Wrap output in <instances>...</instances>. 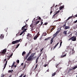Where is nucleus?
<instances>
[{
	"mask_svg": "<svg viewBox=\"0 0 77 77\" xmlns=\"http://www.w3.org/2000/svg\"><path fill=\"white\" fill-rule=\"evenodd\" d=\"M59 44V43L58 42V43H57V44L56 45H55V46L54 47V48H56V46H57V45H58V44Z\"/></svg>",
	"mask_w": 77,
	"mask_h": 77,
	"instance_id": "nucleus-24",
	"label": "nucleus"
},
{
	"mask_svg": "<svg viewBox=\"0 0 77 77\" xmlns=\"http://www.w3.org/2000/svg\"><path fill=\"white\" fill-rule=\"evenodd\" d=\"M43 49H44V48H43L42 49V50L40 51L41 52H42V51L43 50Z\"/></svg>",
	"mask_w": 77,
	"mask_h": 77,
	"instance_id": "nucleus-51",
	"label": "nucleus"
},
{
	"mask_svg": "<svg viewBox=\"0 0 77 77\" xmlns=\"http://www.w3.org/2000/svg\"><path fill=\"white\" fill-rule=\"evenodd\" d=\"M15 65V62H14L12 64V65L11 66V68H13L14 66V65Z\"/></svg>",
	"mask_w": 77,
	"mask_h": 77,
	"instance_id": "nucleus-16",
	"label": "nucleus"
},
{
	"mask_svg": "<svg viewBox=\"0 0 77 77\" xmlns=\"http://www.w3.org/2000/svg\"><path fill=\"white\" fill-rule=\"evenodd\" d=\"M62 69V68H61V67H60V66H59L58 67V70H60V69Z\"/></svg>",
	"mask_w": 77,
	"mask_h": 77,
	"instance_id": "nucleus-17",
	"label": "nucleus"
},
{
	"mask_svg": "<svg viewBox=\"0 0 77 77\" xmlns=\"http://www.w3.org/2000/svg\"><path fill=\"white\" fill-rule=\"evenodd\" d=\"M47 24H48V23H45V25H47Z\"/></svg>",
	"mask_w": 77,
	"mask_h": 77,
	"instance_id": "nucleus-52",
	"label": "nucleus"
},
{
	"mask_svg": "<svg viewBox=\"0 0 77 77\" xmlns=\"http://www.w3.org/2000/svg\"><path fill=\"white\" fill-rule=\"evenodd\" d=\"M29 55H28V54L26 56V59H27V57H28Z\"/></svg>",
	"mask_w": 77,
	"mask_h": 77,
	"instance_id": "nucleus-46",
	"label": "nucleus"
},
{
	"mask_svg": "<svg viewBox=\"0 0 77 77\" xmlns=\"http://www.w3.org/2000/svg\"><path fill=\"white\" fill-rule=\"evenodd\" d=\"M34 28H31L30 29H31L30 31L31 32H32V30H33L34 29Z\"/></svg>",
	"mask_w": 77,
	"mask_h": 77,
	"instance_id": "nucleus-32",
	"label": "nucleus"
},
{
	"mask_svg": "<svg viewBox=\"0 0 77 77\" xmlns=\"http://www.w3.org/2000/svg\"><path fill=\"white\" fill-rule=\"evenodd\" d=\"M75 53V51H74V49H73L72 50V53L73 54V53Z\"/></svg>",
	"mask_w": 77,
	"mask_h": 77,
	"instance_id": "nucleus-36",
	"label": "nucleus"
},
{
	"mask_svg": "<svg viewBox=\"0 0 77 77\" xmlns=\"http://www.w3.org/2000/svg\"><path fill=\"white\" fill-rule=\"evenodd\" d=\"M43 35L44 36H46L47 35V33H43Z\"/></svg>",
	"mask_w": 77,
	"mask_h": 77,
	"instance_id": "nucleus-35",
	"label": "nucleus"
},
{
	"mask_svg": "<svg viewBox=\"0 0 77 77\" xmlns=\"http://www.w3.org/2000/svg\"><path fill=\"white\" fill-rule=\"evenodd\" d=\"M39 21H38L36 22H35L34 23V25H37V24H38V23H39Z\"/></svg>",
	"mask_w": 77,
	"mask_h": 77,
	"instance_id": "nucleus-8",
	"label": "nucleus"
},
{
	"mask_svg": "<svg viewBox=\"0 0 77 77\" xmlns=\"http://www.w3.org/2000/svg\"><path fill=\"white\" fill-rule=\"evenodd\" d=\"M26 75L25 74L23 77H26Z\"/></svg>",
	"mask_w": 77,
	"mask_h": 77,
	"instance_id": "nucleus-63",
	"label": "nucleus"
},
{
	"mask_svg": "<svg viewBox=\"0 0 77 77\" xmlns=\"http://www.w3.org/2000/svg\"><path fill=\"white\" fill-rule=\"evenodd\" d=\"M60 12V11H56V12L57 13V14H58V13H59V12Z\"/></svg>",
	"mask_w": 77,
	"mask_h": 77,
	"instance_id": "nucleus-43",
	"label": "nucleus"
},
{
	"mask_svg": "<svg viewBox=\"0 0 77 77\" xmlns=\"http://www.w3.org/2000/svg\"><path fill=\"white\" fill-rule=\"evenodd\" d=\"M42 24H43V22H41V24H39V26H42Z\"/></svg>",
	"mask_w": 77,
	"mask_h": 77,
	"instance_id": "nucleus-30",
	"label": "nucleus"
},
{
	"mask_svg": "<svg viewBox=\"0 0 77 77\" xmlns=\"http://www.w3.org/2000/svg\"><path fill=\"white\" fill-rule=\"evenodd\" d=\"M24 64V63H22L21 64V65H22V66H23V64Z\"/></svg>",
	"mask_w": 77,
	"mask_h": 77,
	"instance_id": "nucleus-60",
	"label": "nucleus"
},
{
	"mask_svg": "<svg viewBox=\"0 0 77 77\" xmlns=\"http://www.w3.org/2000/svg\"><path fill=\"white\" fill-rule=\"evenodd\" d=\"M72 17L71 16V17H69L66 20V21H68V20H69L70 19V18H72Z\"/></svg>",
	"mask_w": 77,
	"mask_h": 77,
	"instance_id": "nucleus-20",
	"label": "nucleus"
},
{
	"mask_svg": "<svg viewBox=\"0 0 77 77\" xmlns=\"http://www.w3.org/2000/svg\"><path fill=\"white\" fill-rule=\"evenodd\" d=\"M38 64H37L35 66V68L34 69V70H35L36 69V68H37V67H38Z\"/></svg>",
	"mask_w": 77,
	"mask_h": 77,
	"instance_id": "nucleus-21",
	"label": "nucleus"
},
{
	"mask_svg": "<svg viewBox=\"0 0 77 77\" xmlns=\"http://www.w3.org/2000/svg\"><path fill=\"white\" fill-rule=\"evenodd\" d=\"M6 60H7V59H6V58H5V59L4 60V61H5V62L6 61Z\"/></svg>",
	"mask_w": 77,
	"mask_h": 77,
	"instance_id": "nucleus-57",
	"label": "nucleus"
},
{
	"mask_svg": "<svg viewBox=\"0 0 77 77\" xmlns=\"http://www.w3.org/2000/svg\"><path fill=\"white\" fill-rule=\"evenodd\" d=\"M27 37H29V38H32V35L30 34H28V35H27Z\"/></svg>",
	"mask_w": 77,
	"mask_h": 77,
	"instance_id": "nucleus-10",
	"label": "nucleus"
},
{
	"mask_svg": "<svg viewBox=\"0 0 77 77\" xmlns=\"http://www.w3.org/2000/svg\"><path fill=\"white\" fill-rule=\"evenodd\" d=\"M24 29H25V26H23V27L22 28V29H21V30H23Z\"/></svg>",
	"mask_w": 77,
	"mask_h": 77,
	"instance_id": "nucleus-31",
	"label": "nucleus"
},
{
	"mask_svg": "<svg viewBox=\"0 0 77 77\" xmlns=\"http://www.w3.org/2000/svg\"><path fill=\"white\" fill-rule=\"evenodd\" d=\"M72 69H69V71H68V73H69V72H71V70H72Z\"/></svg>",
	"mask_w": 77,
	"mask_h": 77,
	"instance_id": "nucleus-29",
	"label": "nucleus"
},
{
	"mask_svg": "<svg viewBox=\"0 0 77 77\" xmlns=\"http://www.w3.org/2000/svg\"><path fill=\"white\" fill-rule=\"evenodd\" d=\"M26 30H27V29H24L23 32V33H24V32H25V31Z\"/></svg>",
	"mask_w": 77,
	"mask_h": 77,
	"instance_id": "nucleus-34",
	"label": "nucleus"
},
{
	"mask_svg": "<svg viewBox=\"0 0 77 77\" xmlns=\"http://www.w3.org/2000/svg\"><path fill=\"white\" fill-rule=\"evenodd\" d=\"M64 8V6H62L60 7V10H62L63 8Z\"/></svg>",
	"mask_w": 77,
	"mask_h": 77,
	"instance_id": "nucleus-23",
	"label": "nucleus"
},
{
	"mask_svg": "<svg viewBox=\"0 0 77 77\" xmlns=\"http://www.w3.org/2000/svg\"><path fill=\"white\" fill-rule=\"evenodd\" d=\"M12 77V75H10L8 77Z\"/></svg>",
	"mask_w": 77,
	"mask_h": 77,
	"instance_id": "nucleus-59",
	"label": "nucleus"
},
{
	"mask_svg": "<svg viewBox=\"0 0 77 77\" xmlns=\"http://www.w3.org/2000/svg\"><path fill=\"white\" fill-rule=\"evenodd\" d=\"M25 53V51H24L23 52L22 54V55L23 56V55H24Z\"/></svg>",
	"mask_w": 77,
	"mask_h": 77,
	"instance_id": "nucleus-33",
	"label": "nucleus"
},
{
	"mask_svg": "<svg viewBox=\"0 0 77 77\" xmlns=\"http://www.w3.org/2000/svg\"><path fill=\"white\" fill-rule=\"evenodd\" d=\"M77 27H73V29H76L77 28H76Z\"/></svg>",
	"mask_w": 77,
	"mask_h": 77,
	"instance_id": "nucleus-50",
	"label": "nucleus"
},
{
	"mask_svg": "<svg viewBox=\"0 0 77 77\" xmlns=\"http://www.w3.org/2000/svg\"><path fill=\"white\" fill-rule=\"evenodd\" d=\"M56 72H55L54 73H53L52 75V77H53V76H54L55 75H56Z\"/></svg>",
	"mask_w": 77,
	"mask_h": 77,
	"instance_id": "nucleus-22",
	"label": "nucleus"
},
{
	"mask_svg": "<svg viewBox=\"0 0 77 77\" xmlns=\"http://www.w3.org/2000/svg\"><path fill=\"white\" fill-rule=\"evenodd\" d=\"M47 66V64H45V65H44V66L45 67H46V66Z\"/></svg>",
	"mask_w": 77,
	"mask_h": 77,
	"instance_id": "nucleus-48",
	"label": "nucleus"
},
{
	"mask_svg": "<svg viewBox=\"0 0 77 77\" xmlns=\"http://www.w3.org/2000/svg\"><path fill=\"white\" fill-rule=\"evenodd\" d=\"M19 45H20V44H18V45L16 46V48H18V47H19Z\"/></svg>",
	"mask_w": 77,
	"mask_h": 77,
	"instance_id": "nucleus-37",
	"label": "nucleus"
},
{
	"mask_svg": "<svg viewBox=\"0 0 77 77\" xmlns=\"http://www.w3.org/2000/svg\"><path fill=\"white\" fill-rule=\"evenodd\" d=\"M66 26V23H65V24H64L63 26V27L64 28V27H65Z\"/></svg>",
	"mask_w": 77,
	"mask_h": 77,
	"instance_id": "nucleus-42",
	"label": "nucleus"
},
{
	"mask_svg": "<svg viewBox=\"0 0 77 77\" xmlns=\"http://www.w3.org/2000/svg\"><path fill=\"white\" fill-rule=\"evenodd\" d=\"M35 54H36V53L32 54L30 56H31L32 57H33V56H35Z\"/></svg>",
	"mask_w": 77,
	"mask_h": 77,
	"instance_id": "nucleus-12",
	"label": "nucleus"
},
{
	"mask_svg": "<svg viewBox=\"0 0 77 77\" xmlns=\"http://www.w3.org/2000/svg\"><path fill=\"white\" fill-rule=\"evenodd\" d=\"M7 63H8V61H6L5 64H7Z\"/></svg>",
	"mask_w": 77,
	"mask_h": 77,
	"instance_id": "nucleus-61",
	"label": "nucleus"
},
{
	"mask_svg": "<svg viewBox=\"0 0 77 77\" xmlns=\"http://www.w3.org/2000/svg\"><path fill=\"white\" fill-rule=\"evenodd\" d=\"M54 37H56V35H55V34L54 35Z\"/></svg>",
	"mask_w": 77,
	"mask_h": 77,
	"instance_id": "nucleus-54",
	"label": "nucleus"
},
{
	"mask_svg": "<svg viewBox=\"0 0 77 77\" xmlns=\"http://www.w3.org/2000/svg\"><path fill=\"white\" fill-rule=\"evenodd\" d=\"M53 39H54V38H51V39L50 41L51 44H52V43H53Z\"/></svg>",
	"mask_w": 77,
	"mask_h": 77,
	"instance_id": "nucleus-13",
	"label": "nucleus"
},
{
	"mask_svg": "<svg viewBox=\"0 0 77 77\" xmlns=\"http://www.w3.org/2000/svg\"><path fill=\"white\" fill-rule=\"evenodd\" d=\"M32 57L31 56H30L27 59V60H28V61H30V60L32 59Z\"/></svg>",
	"mask_w": 77,
	"mask_h": 77,
	"instance_id": "nucleus-9",
	"label": "nucleus"
},
{
	"mask_svg": "<svg viewBox=\"0 0 77 77\" xmlns=\"http://www.w3.org/2000/svg\"><path fill=\"white\" fill-rule=\"evenodd\" d=\"M4 38V35L3 34L1 35L0 36V39H3Z\"/></svg>",
	"mask_w": 77,
	"mask_h": 77,
	"instance_id": "nucleus-7",
	"label": "nucleus"
},
{
	"mask_svg": "<svg viewBox=\"0 0 77 77\" xmlns=\"http://www.w3.org/2000/svg\"><path fill=\"white\" fill-rule=\"evenodd\" d=\"M60 46L59 47V48H60V47H61V46L62 45V40H60Z\"/></svg>",
	"mask_w": 77,
	"mask_h": 77,
	"instance_id": "nucleus-15",
	"label": "nucleus"
},
{
	"mask_svg": "<svg viewBox=\"0 0 77 77\" xmlns=\"http://www.w3.org/2000/svg\"><path fill=\"white\" fill-rule=\"evenodd\" d=\"M52 12H53V11H51L50 12V15H51V14H52Z\"/></svg>",
	"mask_w": 77,
	"mask_h": 77,
	"instance_id": "nucleus-55",
	"label": "nucleus"
},
{
	"mask_svg": "<svg viewBox=\"0 0 77 77\" xmlns=\"http://www.w3.org/2000/svg\"><path fill=\"white\" fill-rule=\"evenodd\" d=\"M41 54H42V53H41V54H40L39 56L38 57V58L39 57H40V56H41Z\"/></svg>",
	"mask_w": 77,
	"mask_h": 77,
	"instance_id": "nucleus-44",
	"label": "nucleus"
},
{
	"mask_svg": "<svg viewBox=\"0 0 77 77\" xmlns=\"http://www.w3.org/2000/svg\"><path fill=\"white\" fill-rule=\"evenodd\" d=\"M45 59H47V58H47V56L46 55L45 57Z\"/></svg>",
	"mask_w": 77,
	"mask_h": 77,
	"instance_id": "nucleus-49",
	"label": "nucleus"
},
{
	"mask_svg": "<svg viewBox=\"0 0 77 77\" xmlns=\"http://www.w3.org/2000/svg\"><path fill=\"white\" fill-rule=\"evenodd\" d=\"M5 75H3L2 74V75L1 77H4V76H5Z\"/></svg>",
	"mask_w": 77,
	"mask_h": 77,
	"instance_id": "nucleus-45",
	"label": "nucleus"
},
{
	"mask_svg": "<svg viewBox=\"0 0 77 77\" xmlns=\"http://www.w3.org/2000/svg\"><path fill=\"white\" fill-rule=\"evenodd\" d=\"M77 20H76L74 22V23H77Z\"/></svg>",
	"mask_w": 77,
	"mask_h": 77,
	"instance_id": "nucleus-56",
	"label": "nucleus"
},
{
	"mask_svg": "<svg viewBox=\"0 0 77 77\" xmlns=\"http://www.w3.org/2000/svg\"><path fill=\"white\" fill-rule=\"evenodd\" d=\"M66 56V54H65L63 56H61L60 57L61 58H62V57H65V56Z\"/></svg>",
	"mask_w": 77,
	"mask_h": 77,
	"instance_id": "nucleus-19",
	"label": "nucleus"
},
{
	"mask_svg": "<svg viewBox=\"0 0 77 77\" xmlns=\"http://www.w3.org/2000/svg\"><path fill=\"white\" fill-rule=\"evenodd\" d=\"M77 68V66H75V67L73 68L72 69H73V70L75 69H76V68Z\"/></svg>",
	"mask_w": 77,
	"mask_h": 77,
	"instance_id": "nucleus-25",
	"label": "nucleus"
},
{
	"mask_svg": "<svg viewBox=\"0 0 77 77\" xmlns=\"http://www.w3.org/2000/svg\"><path fill=\"white\" fill-rule=\"evenodd\" d=\"M69 28H70V27L69 26H65V30H66L68 29H69Z\"/></svg>",
	"mask_w": 77,
	"mask_h": 77,
	"instance_id": "nucleus-11",
	"label": "nucleus"
},
{
	"mask_svg": "<svg viewBox=\"0 0 77 77\" xmlns=\"http://www.w3.org/2000/svg\"><path fill=\"white\" fill-rule=\"evenodd\" d=\"M25 26V28L26 27V28H28V26H27V24H26V25L24 26Z\"/></svg>",
	"mask_w": 77,
	"mask_h": 77,
	"instance_id": "nucleus-26",
	"label": "nucleus"
},
{
	"mask_svg": "<svg viewBox=\"0 0 77 77\" xmlns=\"http://www.w3.org/2000/svg\"><path fill=\"white\" fill-rule=\"evenodd\" d=\"M20 32H19L17 34H16V36H20L22 34H23L24 33V32H21V33L20 34Z\"/></svg>",
	"mask_w": 77,
	"mask_h": 77,
	"instance_id": "nucleus-4",
	"label": "nucleus"
},
{
	"mask_svg": "<svg viewBox=\"0 0 77 77\" xmlns=\"http://www.w3.org/2000/svg\"><path fill=\"white\" fill-rule=\"evenodd\" d=\"M63 34H64L65 35H66L67 34L66 31H64V32H63Z\"/></svg>",
	"mask_w": 77,
	"mask_h": 77,
	"instance_id": "nucleus-18",
	"label": "nucleus"
},
{
	"mask_svg": "<svg viewBox=\"0 0 77 77\" xmlns=\"http://www.w3.org/2000/svg\"><path fill=\"white\" fill-rule=\"evenodd\" d=\"M6 51V49H4L0 52V54H1L2 56H4V54H5Z\"/></svg>",
	"mask_w": 77,
	"mask_h": 77,
	"instance_id": "nucleus-2",
	"label": "nucleus"
},
{
	"mask_svg": "<svg viewBox=\"0 0 77 77\" xmlns=\"http://www.w3.org/2000/svg\"><path fill=\"white\" fill-rule=\"evenodd\" d=\"M50 37H48V38H45V41H47L48 40V39H50Z\"/></svg>",
	"mask_w": 77,
	"mask_h": 77,
	"instance_id": "nucleus-28",
	"label": "nucleus"
},
{
	"mask_svg": "<svg viewBox=\"0 0 77 77\" xmlns=\"http://www.w3.org/2000/svg\"><path fill=\"white\" fill-rule=\"evenodd\" d=\"M38 19L39 20H41V17H38Z\"/></svg>",
	"mask_w": 77,
	"mask_h": 77,
	"instance_id": "nucleus-53",
	"label": "nucleus"
},
{
	"mask_svg": "<svg viewBox=\"0 0 77 77\" xmlns=\"http://www.w3.org/2000/svg\"><path fill=\"white\" fill-rule=\"evenodd\" d=\"M59 64H56V65H55V66L56 68H57V67H58V66H59Z\"/></svg>",
	"mask_w": 77,
	"mask_h": 77,
	"instance_id": "nucleus-40",
	"label": "nucleus"
},
{
	"mask_svg": "<svg viewBox=\"0 0 77 77\" xmlns=\"http://www.w3.org/2000/svg\"><path fill=\"white\" fill-rule=\"evenodd\" d=\"M38 57L36 59V63H38Z\"/></svg>",
	"mask_w": 77,
	"mask_h": 77,
	"instance_id": "nucleus-27",
	"label": "nucleus"
},
{
	"mask_svg": "<svg viewBox=\"0 0 77 77\" xmlns=\"http://www.w3.org/2000/svg\"><path fill=\"white\" fill-rule=\"evenodd\" d=\"M6 64H5L4 65V69H5V68H6Z\"/></svg>",
	"mask_w": 77,
	"mask_h": 77,
	"instance_id": "nucleus-39",
	"label": "nucleus"
},
{
	"mask_svg": "<svg viewBox=\"0 0 77 77\" xmlns=\"http://www.w3.org/2000/svg\"><path fill=\"white\" fill-rule=\"evenodd\" d=\"M26 68V64H25V65L23 66V69H24L25 68Z\"/></svg>",
	"mask_w": 77,
	"mask_h": 77,
	"instance_id": "nucleus-41",
	"label": "nucleus"
},
{
	"mask_svg": "<svg viewBox=\"0 0 77 77\" xmlns=\"http://www.w3.org/2000/svg\"><path fill=\"white\" fill-rule=\"evenodd\" d=\"M54 29V27H53L51 30L50 31V33H51V32L53 31V30Z\"/></svg>",
	"mask_w": 77,
	"mask_h": 77,
	"instance_id": "nucleus-14",
	"label": "nucleus"
},
{
	"mask_svg": "<svg viewBox=\"0 0 77 77\" xmlns=\"http://www.w3.org/2000/svg\"><path fill=\"white\" fill-rule=\"evenodd\" d=\"M21 40V39H19V40H17L16 41H13L12 42V44H17V43H18V42H20Z\"/></svg>",
	"mask_w": 77,
	"mask_h": 77,
	"instance_id": "nucleus-3",
	"label": "nucleus"
},
{
	"mask_svg": "<svg viewBox=\"0 0 77 77\" xmlns=\"http://www.w3.org/2000/svg\"><path fill=\"white\" fill-rule=\"evenodd\" d=\"M75 17H77V14H76V15H75Z\"/></svg>",
	"mask_w": 77,
	"mask_h": 77,
	"instance_id": "nucleus-64",
	"label": "nucleus"
},
{
	"mask_svg": "<svg viewBox=\"0 0 77 77\" xmlns=\"http://www.w3.org/2000/svg\"><path fill=\"white\" fill-rule=\"evenodd\" d=\"M8 72L9 73L11 72V73H12V71H11V70H9L8 71Z\"/></svg>",
	"mask_w": 77,
	"mask_h": 77,
	"instance_id": "nucleus-38",
	"label": "nucleus"
},
{
	"mask_svg": "<svg viewBox=\"0 0 77 77\" xmlns=\"http://www.w3.org/2000/svg\"><path fill=\"white\" fill-rule=\"evenodd\" d=\"M72 40V41H76V37L73 36L68 39V41Z\"/></svg>",
	"mask_w": 77,
	"mask_h": 77,
	"instance_id": "nucleus-1",
	"label": "nucleus"
},
{
	"mask_svg": "<svg viewBox=\"0 0 77 77\" xmlns=\"http://www.w3.org/2000/svg\"><path fill=\"white\" fill-rule=\"evenodd\" d=\"M39 35V32L38 33V34L37 35H36L34 38V40H36V39H37V38L38 36V35Z\"/></svg>",
	"mask_w": 77,
	"mask_h": 77,
	"instance_id": "nucleus-6",
	"label": "nucleus"
},
{
	"mask_svg": "<svg viewBox=\"0 0 77 77\" xmlns=\"http://www.w3.org/2000/svg\"><path fill=\"white\" fill-rule=\"evenodd\" d=\"M57 14V13L56 12L54 15H56Z\"/></svg>",
	"mask_w": 77,
	"mask_h": 77,
	"instance_id": "nucleus-58",
	"label": "nucleus"
},
{
	"mask_svg": "<svg viewBox=\"0 0 77 77\" xmlns=\"http://www.w3.org/2000/svg\"><path fill=\"white\" fill-rule=\"evenodd\" d=\"M35 25L34 24L32 23L31 25H30V27H31V28H34L35 29Z\"/></svg>",
	"mask_w": 77,
	"mask_h": 77,
	"instance_id": "nucleus-5",
	"label": "nucleus"
},
{
	"mask_svg": "<svg viewBox=\"0 0 77 77\" xmlns=\"http://www.w3.org/2000/svg\"><path fill=\"white\" fill-rule=\"evenodd\" d=\"M17 63H18L19 62H20V60H18L17 61Z\"/></svg>",
	"mask_w": 77,
	"mask_h": 77,
	"instance_id": "nucleus-47",
	"label": "nucleus"
},
{
	"mask_svg": "<svg viewBox=\"0 0 77 77\" xmlns=\"http://www.w3.org/2000/svg\"><path fill=\"white\" fill-rule=\"evenodd\" d=\"M55 5H54V4L52 7H53V8H54V7Z\"/></svg>",
	"mask_w": 77,
	"mask_h": 77,
	"instance_id": "nucleus-62",
	"label": "nucleus"
}]
</instances>
